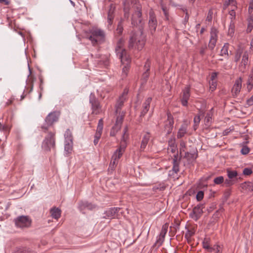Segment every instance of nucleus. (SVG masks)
Wrapping results in <instances>:
<instances>
[{"mask_svg": "<svg viewBox=\"0 0 253 253\" xmlns=\"http://www.w3.org/2000/svg\"><path fill=\"white\" fill-rule=\"evenodd\" d=\"M58 116L55 112L49 113L45 118V123L42 126L41 128L45 132L48 130L49 126L58 121Z\"/></svg>", "mask_w": 253, "mask_h": 253, "instance_id": "obj_6", "label": "nucleus"}, {"mask_svg": "<svg viewBox=\"0 0 253 253\" xmlns=\"http://www.w3.org/2000/svg\"><path fill=\"white\" fill-rule=\"evenodd\" d=\"M229 44L228 43H225L223 46L222 47L220 55L221 56L227 55L228 56V48H229Z\"/></svg>", "mask_w": 253, "mask_h": 253, "instance_id": "obj_33", "label": "nucleus"}, {"mask_svg": "<svg viewBox=\"0 0 253 253\" xmlns=\"http://www.w3.org/2000/svg\"><path fill=\"white\" fill-rule=\"evenodd\" d=\"M250 152V149L248 147L245 146H243L241 150V152L243 155H246Z\"/></svg>", "mask_w": 253, "mask_h": 253, "instance_id": "obj_50", "label": "nucleus"}, {"mask_svg": "<svg viewBox=\"0 0 253 253\" xmlns=\"http://www.w3.org/2000/svg\"><path fill=\"white\" fill-rule=\"evenodd\" d=\"M188 125L189 123L187 121H183L177 132V138H181L186 134Z\"/></svg>", "mask_w": 253, "mask_h": 253, "instance_id": "obj_18", "label": "nucleus"}, {"mask_svg": "<svg viewBox=\"0 0 253 253\" xmlns=\"http://www.w3.org/2000/svg\"><path fill=\"white\" fill-rule=\"evenodd\" d=\"M157 20L153 11L149 12V27L152 34L155 32L157 26Z\"/></svg>", "mask_w": 253, "mask_h": 253, "instance_id": "obj_14", "label": "nucleus"}, {"mask_svg": "<svg viewBox=\"0 0 253 253\" xmlns=\"http://www.w3.org/2000/svg\"><path fill=\"white\" fill-rule=\"evenodd\" d=\"M55 146V133L50 132L45 138L42 143V147L45 150L50 151L51 148H54Z\"/></svg>", "mask_w": 253, "mask_h": 253, "instance_id": "obj_5", "label": "nucleus"}, {"mask_svg": "<svg viewBox=\"0 0 253 253\" xmlns=\"http://www.w3.org/2000/svg\"><path fill=\"white\" fill-rule=\"evenodd\" d=\"M197 157V153H190L188 152H186L183 158L186 159L187 165H193Z\"/></svg>", "mask_w": 253, "mask_h": 253, "instance_id": "obj_20", "label": "nucleus"}, {"mask_svg": "<svg viewBox=\"0 0 253 253\" xmlns=\"http://www.w3.org/2000/svg\"><path fill=\"white\" fill-rule=\"evenodd\" d=\"M224 182V177L222 176L216 177L214 178L213 182L217 185L223 183Z\"/></svg>", "mask_w": 253, "mask_h": 253, "instance_id": "obj_39", "label": "nucleus"}, {"mask_svg": "<svg viewBox=\"0 0 253 253\" xmlns=\"http://www.w3.org/2000/svg\"><path fill=\"white\" fill-rule=\"evenodd\" d=\"M13 99H10L9 100H8L7 102L6 103V106H8V105H10L12 104V103L13 102Z\"/></svg>", "mask_w": 253, "mask_h": 253, "instance_id": "obj_64", "label": "nucleus"}, {"mask_svg": "<svg viewBox=\"0 0 253 253\" xmlns=\"http://www.w3.org/2000/svg\"><path fill=\"white\" fill-rule=\"evenodd\" d=\"M218 32L217 30L214 28L212 27L211 30V38L210 40L209 43L208 47L209 49L211 50H212L216 45V43L217 42V34Z\"/></svg>", "mask_w": 253, "mask_h": 253, "instance_id": "obj_10", "label": "nucleus"}, {"mask_svg": "<svg viewBox=\"0 0 253 253\" xmlns=\"http://www.w3.org/2000/svg\"><path fill=\"white\" fill-rule=\"evenodd\" d=\"M50 213L52 218L57 220L61 216V211L58 208L54 207L50 209Z\"/></svg>", "mask_w": 253, "mask_h": 253, "instance_id": "obj_26", "label": "nucleus"}, {"mask_svg": "<svg viewBox=\"0 0 253 253\" xmlns=\"http://www.w3.org/2000/svg\"><path fill=\"white\" fill-rule=\"evenodd\" d=\"M203 246L204 249L208 250L210 252H212L213 250H215V248L210 247L208 239H205L203 242Z\"/></svg>", "mask_w": 253, "mask_h": 253, "instance_id": "obj_34", "label": "nucleus"}, {"mask_svg": "<svg viewBox=\"0 0 253 253\" xmlns=\"http://www.w3.org/2000/svg\"><path fill=\"white\" fill-rule=\"evenodd\" d=\"M201 119L200 116H196L194 118V128L195 130H196L197 128V126H198L200 122Z\"/></svg>", "mask_w": 253, "mask_h": 253, "instance_id": "obj_44", "label": "nucleus"}, {"mask_svg": "<svg viewBox=\"0 0 253 253\" xmlns=\"http://www.w3.org/2000/svg\"><path fill=\"white\" fill-rule=\"evenodd\" d=\"M246 105L248 106L253 105V95L246 101Z\"/></svg>", "mask_w": 253, "mask_h": 253, "instance_id": "obj_53", "label": "nucleus"}, {"mask_svg": "<svg viewBox=\"0 0 253 253\" xmlns=\"http://www.w3.org/2000/svg\"><path fill=\"white\" fill-rule=\"evenodd\" d=\"M190 87L186 86L182 90V96L181 98V103L183 106H186L188 104V101L190 96Z\"/></svg>", "mask_w": 253, "mask_h": 253, "instance_id": "obj_15", "label": "nucleus"}, {"mask_svg": "<svg viewBox=\"0 0 253 253\" xmlns=\"http://www.w3.org/2000/svg\"><path fill=\"white\" fill-rule=\"evenodd\" d=\"M227 176L229 179L234 180V181L237 183L238 180H241L242 178L239 176L238 173L236 170H232L229 169L227 170Z\"/></svg>", "mask_w": 253, "mask_h": 253, "instance_id": "obj_21", "label": "nucleus"}, {"mask_svg": "<svg viewBox=\"0 0 253 253\" xmlns=\"http://www.w3.org/2000/svg\"><path fill=\"white\" fill-rule=\"evenodd\" d=\"M11 129V126L7 124L2 125L0 123V130L5 133H9Z\"/></svg>", "mask_w": 253, "mask_h": 253, "instance_id": "obj_36", "label": "nucleus"}, {"mask_svg": "<svg viewBox=\"0 0 253 253\" xmlns=\"http://www.w3.org/2000/svg\"><path fill=\"white\" fill-rule=\"evenodd\" d=\"M204 193L203 191H199L196 195V199L198 201H201L204 198Z\"/></svg>", "mask_w": 253, "mask_h": 253, "instance_id": "obj_46", "label": "nucleus"}, {"mask_svg": "<svg viewBox=\"0 0 253 253\" xmlns=\"http://www.w3.org/2000/svg\"><path fill=\"white\" fill-rule=\"evenodd\" d=\"M64 149L67 154H71L73 150V141H65Z\"/></svg>", "mask_w": 253, "mask_h": 253, "instance_id": "obj_29", "label": "nucleus"}, {"mask_svg": "<svg viewBox=\"0 0 253 253\" xmlns=\"http://www.w3.org/2000/svg\"><path fill=\"white\" fill-rule=\"evenodd\" d=\"M120 129H117L116 128H114V126L112 127L110 132V135L111 136H115L117 132Z\"/></svg>", "mask_w": 253, "mask_h": 253, "instance_id": "obj_54", "label": "nucleus"}, {"mask_svg": "<svg viewBox=\"0 0 253 253\" xmlns=\"http://www.w3.org/2000/svg\"><path fill=\"white\" fill-rule=\"evenodd\" d=\"M193 235H194V232L188 230V232L185 233V237L187 238H189V237H191L192 236H193Z\"/></svg>", "mask_w": 253, "mask_h": 253, "instance_id": "obj_59", "label": "nucleus"}, {"mask_svg": "<svg viewBox=\"0 0 253 253\" xmlns=\"http://www.w3.org/2000/svg\"><path fill=\"white\" fill-rule=\"evenodd\" d=\"M252 173L253 170L251 168H245L243 171V173L245 175H250Z\"/></svg>", "mask_w": 253, "mask_h": 253, "instance_id": "obj_49", "label": "nucleus"}, {"mask_svg": "<svg viewBox=\"0 0 253 253\" xmlns=\"http://www.w3.org/2000/svg\"><path fill=\"white\" fill-rule=\"evenodd\" d=\"M242 185L244 187H246V188L249 190L253 191V183L251 182H246L242 184Z\"/></svg>", "mask_w": 253, "mask_h": 253, "instance_id": "obj_42", "label": "nucleus"}, {"mask_svg": "<svg viewBox=\"0 0 253 253\" xmlns=\"http://www.w3.org/2000/svg\"><path fill=\"white\" fill-rule=\"evenodd\" d=\"M168 143L170 147H173L174 146H175L174 139L170 138L168 141Z\"/></svg>", "mask_w": 253, "mask_h": 253, "instance_id": "obj_55", "label": "nucleus"}, {"mask_svg": "<svg viewBox=\"0 0 253 253\" xmlns=\"http://www.w3.org/2000/svg\"><path fill=\"white\" fill-rule=\"evenodd\" d=\"M229 14L231 16V21H233V19L235 18L236 17V13L234 10H232L229 12Z\"/></svg>", "mask_w": 253, "mask_h": 253, "instance_id": "obj_57", "label": "nucleus"}, {"mask_svg": "<svg viewBox=\"0 0 253 253\" xmlns=\"http://www.w3.org/2000/svg\"><path fill=\"white\" fill-rule=\"evenodd\" d=\"M207 49V45L205 44L204 46H202L200 50V54L202 56H203L205 54L206 50Z\"/></svg>", "mask_w": 253, "mask_h": 253, "instance_id": "obj_52", "label": "nucleus"}, {"mask_svg": "<svg viewBox=\"0 0 253 253\" xmlns=\"http://www.w3.org/2000/svg\"><path fill=\"white\" fill-rule=\"evenodd\" d=\"M242 87V79L238 78L236 80L235 83L232 88V93L234 97H236L240 92Z\"/></svg>", "mask_w": 253, "mask_h": 253, "instance_id": "obj_16", "label": "nucleus"}, {"mask_svg": "<svg viewBox=\"0 0 253 253\" xmlns=\"http://www.w3.org/2000/svg\"><path fill=\"white\" fill-rule=\"evenodd\" d=\"M216 85L215 83H214L213 81H212L210 87V89L211 90V91H212L214 90H215V89L216 88Z\"/></svg>", "mask_w": 253, "mask_h": 253, "instance_id": "obj_60", "label": "nucleus"}, {"mask_svg": "<svg viewBox=\"0 0 253 253\" xmlns=\"http://www.w3.org/2000/svg\"><path fill=\"white\" fill-rule=\"evenodd\" d=\"M79 208L81 211H83L85 209L91 210L95 208V206L91 203L87 201H81L79 203Z\"/></svg>", "mask_w": 253, "mask_h": 253, "instance_id": "obj_24", "label": "nucleus"}, {"mask_svg": "<svg viewBox=\"0 0 253 253\" xmlns=\"http://www.w3.org/2000/svg\"><path fill=\"white\" fill-rule=\"evenodd\" d=\"M168 227L169 224L168 223H166L162 226L159 238L157 241L158 243H160V245H162L165 240V236L168 231Z\"/></svg>", "mask_w": 253, "mask_h": 253, "instance_id": "obj_23", "label": "nucleus"}, {"mask_svg": "<svg viewBox=\"0 0 253 253\" xmlns=\"http://www.w3.org/2000/svg\"><path fill=\"white\" fill-rule=\"evenodd\" d=\"M117 54L121 59L122 64H129L130 59L125 49H122L121 51L119 52Z\"/></svg>", "mask_w": 253, "mask_h": 253, "instance_id": "obj_17", "label": "nucleus"}, {"mask_svg": "<svg viewBox=\"0 0 253 253\" xmlns=\"http://www.w3.org/2000/svg\"><path fill=\"white\" fill-rule=\"evenodd\" d=\"M212 12L211 10L209 11L208 16L207 17V20L208 21H211L212 20Z\"/></svg>", "mask_w": 253, "mask_h": 253, "instance_id": "obj_56", "label": "nucleus"}, {"mask_svg": "<svg viewBox=\"0 0 253 253\" xmlns=\"http://www.w3.org/2000/svg\"><path fill=\"white\" fill-rule=\"evenodd\" d=\"M103 128V121L102 119L99 120L98 125L96 129V134H102V130Z\"/></svg>", "mask_w": 253, "mask_h": 253, "instance_id": "obj_31", "label": "nucleus"}, {"mask_svg": "<svg viewBox=\"0 0 253 253\" xmlns=\"http://www.w3.org/2000/svg\"><path fill=\"white\" fill-rule=\"evenodd\" d=\"M65 141H73V136L71 131L69 129H67L64 134Z\"/></svg>", "mask_w": 253, "mask_h": 253, "instance_id": "obj_37", "label": "nucleus"}, {"mask_svg": "<svg viewBox=\"0 0 253 253\" xmlns=\"http://www.w3.org/2000/svg\"><path fill=\"white\" fill-rule=\"evenodd\" d=\"M123 31V27L122 21H119L118 25L117 28L116 29V34H118L119 36L121 35Z\"/></svg>", "mask_w": 253, "mask_h": 253, "instance_id": "obj_38", "label": "nucleus"}, {"mask_svg": "<svg viewBox=\"0 0 253 253\" xmlns=\"http://www.w3.org/2000/svg\"><path fill=\"white\" fill-rule=\"evenodd\" d=\"M89 103L91 104L92 113L99 114L101 111V106L98 100L92 93H91L89 96Z\"/></svg>", "mask_w": 253, "mask_h": 253, "instance_id": "obj_8", "label": "nucleus"}, {"mask_svg": "<svg viewBox=\"0 0 253 253\" xmlns=\"http://www.w3.org/2000/svg\"><path fill=\"white\" fill-rule=\"evenodd\" d=\"M151 65V62L149 59H147L144 65V68L146 69V71L142 75V78L144 80H147L149 76V70Z\"/></svg>", "mask_w": 253, "mask_h": 253, "instance_id": "obj_28", "label": "nucleus"}, {"mask_svg": "<svg viewBox=\"0 0 253 253\" xmlns=\"http://www.w3.org/2000/svg\"><path fill=\"white\" fill-rule=\"evenodd\" d=\"M173 117L169 112H168L167 120L165 125V131L167 134H169L171 132L173 127Z\"/></svg>", "mask_w": 253, "mask_h": 253, "instance_id": "obj_9", "label": "nucleus"}, {"mask_svg": "<svg viewBox=\"0 0 253 253\" xmlns=\"http://www.w3.org/2000/svg\"><path fill=\"white\" fill-rule=\"evenodd\" d=\"M115 10V6L114 4L111 3L110 5V8L108 12L107 22L108 23V28L109 26H111L113 21L114 18V12Z\"/></svg>", "mask_w": 253, "mask_h": 253, "instance_id": "obj_19", "label": "nucleus"}, {"mask_svg": "<svg viewBox=\"0 0 253 253\" xmlns=\"http://www.w3.org/2000/svg\"><path fill=\"white\" fill-rule=\"evenodd\" d=\"M150 138V133L149 132H146L142 138V140L141 143L140 150L143 151L146 148L148 142L149 141Z\"/></svg>", "mask_w": 253, "mask_h": 253, "instance_id": "obj_25", "label": "nucleus"}, {"mask_svg": "<svg viewBox=\"0 0 253 253\" xmlns=\"http://www.w3.org/2000/svg\"><path fill=\"white\" fill-rule=\"evenodd\" d=\"M242 52L240 50L237 51L234 56V61L235 62H238L241 57Z\"/></svg>", "mask_w": 253, "mask_h": 253, "instance_id": "obj_47", "label": "nucleus"}, {"mask_svg": "<svg viewBox=\"0 0 253 253\" xmlns=\"http://www.w3.org/2000/svg\"><path fill=\"white\" fill-rule=\"evenodd\" d=\"M212 248H215V250L212 252L215 251V253H221L220 252V247L218 245H215Z\"/></svg>", "mask_w": 253, "mask_h": 253, "instance_id": "obj_58", "label": "nucleus"}, {"mask_svg": "<svg viewBox=\"0 0 253 253\" xmlns=\"http://www.w3.org/2000/svg\"><path fill=\"white\" fill-rule=\"evenodd\" d=\"M124 66L123 67L122 69V73L123 75L125 77H126L127 74V72L129 69V64H124Z\"/></svg>", "mask_w": 253, "mask_h": 253, "instance_id": "obj_43", "label": "nucleus"}, {"mask_svg": "<svg viewBox=\"0 0 253 253\" xmlns=\"http://www.w3.org/2000/svg\"><path fill=\"white\" fill-rule=\"evenodd\" d=\"M181 158L178 157V151L177 153L174 154L172 159V170L174 173H177L179 171V164L180 162Z\"/></svg>", "mask_w": 253, "mask_h": 253, "instance_id": "obj_22", "label": "nucleus"}, {"mask_svg": "<svg viewBox=\"0 0 253 253\" xmlns=\"http://www.w3.org/2000/svg\"><path fill=\"white\" fill-rule=\"evenodd\" d=\"M217 73L216 72L212 73L211 75V79L212 81H213L214 79L217 77Z\"/></svg>", "mask_w": 253, "mask_h": 253, "instance_id": "obj_63", "label": "nucleus"}, {"mask_svg": "<svg viewBox=\"0 0 253 253\" xmlns=\"http://www.w3.org/2000/svg\"><path fill=\"white\" fill-rule=\"evenodd\" d=\"M212 122V115L211 113H208L204 120L205 125L207 126H210Z\"/></svg>", "mask_w": 253, "mask_h": 253, "instance_id": "obj_32", "label": "nucleus"}, {"mask_svg": "<svg viewBox=\"0 0 253 253\" xmlns=\"http://www.w3.org/2000/svg\"><path fill=\"white\" fill-rule=\"evenodd\" d=\"M249 62V54L247 51L244 53L241 62L240 63L238 67L239 71L242 73H245L248 69Z\"/></svg>", "mask_w": 253, "mask_h": 253, "instance_id": "obj_11", "label": "nucleus"}, {"mask_svg": "<svg viewBox=\"0 0 253 253\" xmlns=\"http://www.w3.org/2000/svg\"><path fill=\"white\" fill-rule=\"evenodd\" d=\"M14 221L16 226L21 228H29L32 223V219L26 215L19 216L14 219Z\"/></svg>", "mask_w": 253, "mask_h": 253, "instance_id": "obj_4", "label": "nucleus"}, {"mask_svg": "<svg viewBox=\"0 0 253 253\" xmlns=\"http://www.w3.org/2000/svg\"><path fill=\"white\" fill-rule=\"evenodd\" d=\"M234 33V29L233 28H229L228 29V34L231 36Z\"/></svg>", "mask_w": 253, "mask_h": 253, "instance_id": "obj_62", "label": "nucleus"}, {"mask_svg": "<svg viewBox=\"0 0 253 253\" xmlns=\"http://www.w3.org/2000/svg\"><path fill=\"white\" fill-rule=\"evenodd\" d=\"M204 208V204H198L193 209L192 211L189 213V217L194 220L197 221L202 216L204 212L203 209Z\"/></svg>", "mask_w": 253, "mask_h": 253, "instance_id": "obj_7", "label": "nucleus"}, {"mask_svg": "<svg viewBox=\"0 0 253 253\" xmlns=\"http://www.w3.org/2000/svg\"><path fill=\"white\" fill-rule=\"evenodd\" d=\"M223 182L226 187H230L236 183L234 180L229 179V178L228 179H226L225 180H224Z\"/></svg>", "mask_w": 253, "mask_h": 253, "instance_id": "obj_40", "label": "nucleus"}, {"mask_svg": "<svg viewBox=\"0 0 253 253\" xmlns=\"http://www.w3.org/2000/svg\"><path fill=\"white\" fill-rule=\"evenodd\" d=\"M144 21L142 17L141 6L136 4L135 11L131 18V24L133 26L138 27L140 29V34H133L130 38L128 42L129 49L133 48L137 50H141L145 45L146 36L143 34L142 29L144 24Z\"/></svg>", "mask_w": 253, "mask_h": 253, "instance_id": "obj_1", "label": "nucleus"}, {"mask_svg": "<svg viewBox=\"0 0 253 253\" xmlns=\"http://www.w3.org/2000/svg\"><path fill=\"white\" fill-rule=\"evenodd\" d=\"M127 131H128V127L127 126H126L125 127V128H124V130H123L124 134L122 136V138L121 139V141L120 142V145H121L122 144V143L123 142V141H124V142L126 144V141L127 136H128V134H126V132H127Z\"/></svg>", "mask_w": 253, "mask_h": 253, "instance_id": "obj_35", "label": "nucleus"}, {"mask_svg": "<svg viewBox=\"0 0 253 253\" xmlns=\"http://www.w3.org/2000/svg\"><path fill=\"white\" fill-rule=\"evenodd\" d=\"M120 210L121 208H110L105 212L103 218L106 219L119 218L118 213Z\"/></svg>", "mask_w": 253, "mask_h": 253, "instance_id": "obj_12", "label": "nucleus"}, {"mask_svg": "<svg viewBox=\"0 0 253 253\" xmlns=\"http://www.w3.org/2000/svg\"><path fill=\"white\" fill-rule=\"evenodd\" d=\"M152 101L151 97H148L145 100L144 103L142 104V109L140 113V115L139 116V118L138 121L139 123L141 122L142 121V117H143L146 113L148 112L150 109V103Z\"/></svg>", "mask_w": 253, "mask_h": 253, "instance_id": "obj_13", "label": "nucleus"}, {"mask_svg": "<svg viewBox=\"0 0 253 253\" xmlns=\"http://www.w3.org/2000/svg\"><path fill=\"white\" fill-rule=\"evenodd\" d=\"M186 148V142L183 140H181L180 141V153L182 152H185Z\"/></svg>", "mask_w": 253, "mask_h": 253, "instance_id": "obj_48", "label": "nucleus"}, {"mask_svg": "<svg viewBox=\"0 0 253 253\" xmlns=\"http://www.w3.org/2000/svg\"><path fill=\"white\" fill-rule=\"evenodd\" d=\"M126 100L125 98H124V96L122 95L119 98L117 101V104L115 105L116 108V113H120L122 107L124 105V103Z\"/></svg>", "mask_w": 253, "mask_h": 253, "instance_id": "obj_27", "label": "nucleus"}, {"mask_svg": "<svg viewBox=\"0 0 253 253\" xmlns=\"http://www.w3.org/2000/svg\"><path fill=\"white\" fill-rule=\"evenodd\" d=\"M124 120V115H121L117 117L116 123L114 125V128L120 129Z\"/></svg>", "mask_w": 253, "mask_h": 253, "instance_id": "obj_30", "label": "nucleus"}, {"mask_svg": "<svg viewBox=\"0 0 253 253\" xmlns=\"http://www.w3.org/2000/svg\"><path fill=\"white\" fill-rule=\"evenodd\" d=\"M97 64L100 65L107 66L108 65V59L106 57H103L102 59L97 61Z\"/></svg>", "mask_w": 253, "mask_h": 253, "instance_id": "obj_41", "label": "nucleus"}, {"mask_svg": "<svg viewBox=\"0 0 253 253\" xmlns=\"http://www.w3.org/2000/svg\"><path fill=\"white\" fill-rule=\"evenodd\" d=\"M163 10L164 14L165 15L166 18L167 19V20H168L169 16H168V12L167 10L165 8H163Z\"/></svg>", "mask_w": 253, "mask_h": 253, "instance_id": "obj_61", "label": "nucleus"}, {"mask_svg": "<svg viewBox=\"0 0 253 253\" xmlns=\"http://www.w3.org/2000/svg\"><path fill=\"white\" fill-rule=\"evenodd\" d=\"M101 135L98 134H95L94 135V139L93 140V143L95 145H96L99 141V140L101 137Z\"/></svg>", "mask_w": 253, "mask_h": 253, "instance_id": "obj_51", "label": "nucleus"}, {"mask_svg": "<svg viewBox=\"0 0 253 253\" xmlns=\"http://www.w3.org/2000/svg\"><path fill=\"white\" fill-rule=\"evenodd\" d=\"M30 251L26 248L22 247L19 248L16 251V253H29Z\"/></svg>", "mask_w": 253, "mask_h": 253, "instance_id": "obj_45", "label": "nucleus"}, {"mask_svg": "<svg viewBox=\"0 0 253 253\" xmlns=\"http://www.w3.org/2000/svg\"><path fill=\"white\" fill-rule=\"evenodd\" d=\"M90 35L88 39L91 41L93 45L100 44L105 40V34L104 31L98 28H92L90 30Z\"/></svg>", "mask_w": 253, "mask_h": 253, "instance_id": "obj_2", "label": "nucleus"}, {"mask_svg": "<svg viewBox=\"0 0 253 253\" xmlns=\"http://www.w3.org/2000/svg\"><path fill=\"white\" fill-rule=\"evenodd\" d=\"M126 149V144L123 141L119 148L116 150L112 156L111 161L109 165V168L112 170L114 169L118 163L119 160L122 157Z\"/></svg>", "mask_w": 253, "mask_h": 253, "instance_id": "obj_3", "label": "nucleus"}]
</instances>
